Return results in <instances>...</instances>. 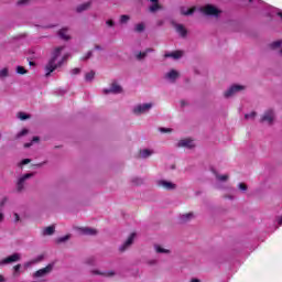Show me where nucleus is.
<instances>
[{
    "label": "nucleus",
    "instance_id": "nucleus-1",
    "mask_svg": "<svg viewBox=\"0 0 282 282\" xmlns=\"http://www.w3.org/2000/svg\"><path fill=\"white\" fill-rule=\"evenodd\" d=\"M63 50H65V46H59L54 50L51 59L48 61V63L45 66L46 78L50 77V74H52V72H55L56 69H58V67H61L63 65V63H65V61H67L68 55H64L62 61L56 63V59L58 58V56H61V52H63Z\"/></svg>",
    "mask_w": 282,
    "mask_h": 282
},
{
    "label": "nucleus",
    "instance_id": "nucleus-2",
    "mask_svg": "<svg viewBox=\"0 0 282 282\" xmlns=\"http://www.w3.org/2000/svg\"><path fill=\"white\" fill-rule=\"evenodd\" d=\"M276 118V115L272 109H268L263 112V115L260 118V122L262 124H268L269 127H272L274 124V120Z\"/></svg>",
    "mask_w": 282,
    "mask_h": 282
},
{
    "label": "nucleus",
    "instance_id": "nucleus-3",
    "mask_svg": "<svg viewBox=\"0 0 282 282\" xmlns=\"http://www.w3.org/2000/svg\"><path fill=\"white\" fill-rule=\"evenodd\" d=\"M31 177H34V173H28L18 177V181L15 183L17 193H23L25 191V182H28V180H30Z\"/></svg>",
    "mask_w": 282,
    "mask_h": 282
},
{
    "label": "nucleus",
    "instance_id": "nucleus-4",
    "mask_svg": "<svg viewBox=\"0 0 282 282\" xmlns=\"http://www.w3.org/2000/svg\"><path fill=\"white\" fill-rule=\"evenodd\" d=\"M245 89H246V86L234 84L224 93V97L232 98V96H237V94H240V91H245Z\"/></svg>",
    "mask_w": 282,
    "mask_h": 282
},
{
    "label": "nucleus",
    "instance_id": "nucleus-5",
    "mask_svg": "<svg viewBox=\"0 0 282 282\" xmlns=\"http://www.w3.org/2000/svg\"><path fill=\"white\" fill-rule=\"evenodd\" d=\"M200 10L207 17H219V14H221V11L213 4H207V6L203 7Z\"/></svg>",
    "mask_w": 282,
    "mask_h": 282
},
{
    "label": "nucleus",
    "instance_id": "nucleus-6",
    "mask_svg": "<svg viewBox=\"0 0 282 282\" xmlns=\"http://www.w3.org/2000/svg\"><path fill=\"white\" fill-rule=\"evenodd\" d=\"M102 94H105V96H109V94H122V86H120L118 82H112L110 88L102 89Z\"/></svg>",
    "mask_w": 282,
    "mask_h": 282
},
{
    "label": "nucleus",
    "instance_id": "nucleus-7",
    "mask_svg": "<svg viewBox=\"0 0 282 282\" xmlns=\"http://www.w3.org/2000/svg\"><path fill=\"white\" fill-rule=\"evenodd\" d=\"M152 108H153V104H141L133 108V113H135V116H140L142 113H149V111H151Z\"/></svg>",
    "mask_w": 282,
    "mask_h": 282
},
{
    "label": "nucleus",
    "instance_id": "nucleus-8",
    "mask_svg": "<svg viewBox=\"0 0 282 282\" xmlns=\"http://www.w3.org/2000/svg\"><path fill=\"white\" fill-rule=\"evenodd\" d=\"M156 185L160 186L161 188H164L165 191H176L177 189V184L166 181V180H160L156 182Z\"/></svg>",
    "mask_w": 282,
    "mask_h": 282
},
{
    "label": "nucleus",
    "instance_id": "nucleus-9",
    "mask_svg": "<svg viewBox=\"0 0 282 282\" xmlns=\"http://www.w3.org/2000/svg\"><path fill=\"white\" fill-rule=\"evenodd\" d=\"M133 241H135V232H132L128 239L119 247V252H127V250L133 246Z\"/></svg>",
    "mask_w": 282,
    "mask_h": 282
},
{
    "label": "nucleus",
    "instance_id": "nucleus-10",
    "mask_svg": "<svg viewBox=\"0 0 282 282\" xmlns=\"http://www.w3.org/2000/svg\"><path fill=\"white\" fill-rule=\"evenodd\" d=\"M52 270H54V264H48V265H46L45 268L37 270V271L33 274V276H34L35 279H41V278H43V276H47V274H50V273L52 272Z\"/></svg>",
    "mask_w": 282,
    "mask_h": 282
},
{
    "label": "nucleus",
    "instance_id": "nucleus-11",
    "mask_svg": "<svg viewBox=\"0 0 282 282\" xmlns=\"http://www.w3.org/2000/svg\"><path fill=\"white\" fill-rule=\"evenodd\" d=\"M21 261V253H13L0 261V265H8L10 263H17Z\"/></svg>",
    "mask_w": 282,
    "mask_h": 282
},
{
    "label": "nucleus",
    "instance_id": "nucleus-12",
    "mask_svg": "<svg viewBox=\"0 0 282 282\" xmlns=\"http://www.w3.org/2000/svg\"><path fill=\"white\" fill-rule=\"evenodd\" d=\"M178 149H193L195 147V143L191 139H182L177 142Z\"/></svg>",
    "mask_w": 282,
    "mask_h": 282
},
{
    "label": "nucleus",
    "instance_id": "nucleus-13",
    "mask_svg": "<svg viewBox=\"0 0 282 282\" xmlns=\"http://www.w3.org/2000/svg\"><path fill=\"white\" fill-rule=\"evenodd\" d=\"M175 28V31L177 32V34H180V36H182L183 39L186 37V34H188V31H186V28H184V24H177L175 22L172 23Z\"/></svg>",
    "mask_w": 282,
    "mask_h": 282
},
{
    "label": "nucleus",
    "instance_id": "nucleus-14",
    "mask_svg": "<svg viewBox=\"0 0 282 282\" xmlns=\"http://www.w3.org/2000/svg\"><path fill=\"white\" fill-rule=\"evenodd\" d=\"M165 78L171 83H175V80L180 78V73L175 69H172L165 75Z\"/></svg>",
    "mask_w": 282,
    "mask_h": 282
},
{
    "label": "nucleus",
    "instance_id": "nucleus-15",
    "mask_svg": "<svg viewBox=\"0 0 282 282\" xmlns=\"http://www.w3.org/2000/svg\"><path fill=\"white\" fill-rule=\"evenodd\" d=\"M151 52H155V50L153 48H147L144 52H139V53H135V58L137 61H144V58L151 54Z\"/></svg>",
    "mask_w": 282,
    "mask_h": 282
},
{
    "label": "nucleus",
    "instance_id": "nucleus-16",
    "mask_svg": "<svg viewBox=\"0 0 282 282\" xmlns=\"http://www.w3.org/2000/svg\"><path fill=\"white\" fill-rule=\"evenodd\" d=\"M182 56H184V52L182 51H175L172 53L164 54V58H174L175 61H177V58H182Z\"/></svg>",
    "mask_w": 282,
    "mask_h": 282
},
{
    "label": "nucleus",
    "instance_id": "nucleus-17",
    "mask_svg": "<svg viewBox=\"0 0 282 282\" xmlns=\"http://www.w3.org/2000/svg\"><path fill=\"white\" fill-rule=\"evenodd\" d=\"M80 232H82V235H88L90 237L98 235V231L90 227L80 228Z\"/></svg>",
    "mask_w": 282,
    "mask_h": 282
},
{
    "label": "nucleus",
    "instance_id": "nucleus-18",
    "mask_svg": "<svg viewBox=\"0 0 282 282\" xmlns=\"http://www.w3.org/2000/svg\"><path fill=\"white\" fill-rule=\"evenodd\" d=\"M154 250L158 254H171V250L165 249L160 245H154Z\"/></svg>",
    "mask_w": 282,
    "mask_h": 282
},
{
    "label": "nucleus",
    "instance_id": "nucleus-19",
    "mask_svg": "<svg viewBox=\"0 0 282 282\" xmlns=\"http://www.w3.org/2000/svg\"><path fill=\"white\" fill-rule=\"evenodd\" d=\"M213 173L218 182H228V180L230 177L228 174L221 175V174L217 173V171H213Z\"/></svg>",
    "mask_w": 282,
    "mask_h": 282
},
{
    "label": "nucleus",
    "instance_id": "nucleus-20",
    "mask_svg": "<svg viewBox=\"0 0 282 282\" xmlns=\"http://www.w3.org/2000/svg\"><path fill=\"white\" fill-rule=\"evenodd\" d=\"M89 8H91V2H85L83 4H79L77 8H76V12H85L86 10H89Z\"/></svg>",
    "mask_w": 282,
    "mask_h": 282
},
{
    "label": "nucleus",
    "instance_id": "nucleus-21",
    "mask_svg": "<svg viewBox=\"0 0 282 282\" xmlns=\"http://www.w3.org/2000/svg\"><path fill=\"white\" fill-rule=\"evenodd\" d=\"M152 6H150L149 10L150 12L154 13L156 10H162V6H160L159 0H150Z\"/></svg>",
    "mask_w": 282,
    "mask_h": 282
},
{
    "label": "nucleus",
    "instance_id": "nucleus-22",
    "mask_svg": "<svg viewBox=\"0 0 282 282\" xmlns=\"http://www.w3.org/2000/svg\"><path fill=\"white\" fill-rule=\"evenodd\" d=\"M151 155H153L152 150H149V149L140 150V158H142V160H147V158H151Z\"/></svg>",
    "mask_w": 282,
    "mask_h": 282
},
{
    "label": "nucleus",
    "instance_id": "nucleus-23",
    "mask_svg": "<svg viewBox=\"0 0 282 282\" xmlns=\"http://www.w3.org/2000/svg\"><path fill=\"white\" fill-rule=\"evenodd\" d=\"M58 36L59 39H63V41H69V39H72L68 34H67V29H61L58 31Z\"/></svg>",
    "mask_w": 282,
    "mask_h": 282
},
{
    "label": "nucleus",
    "instance_id": "nucleus-24",
    "mask_svg": "<svg viewBox=\"0 0 282 282\" xmlns=\"http://www.w3.org/2000/svg\"><path fill=\"white\" fill-rule=\"evenodd\" d=\"M193 217H195V215L193 213L183 214V215H181V221L183 224H186V221H191V219H193Z\"/></svg>",
    "mask_w": 282,
    "mask_h": 282
},
{
    "label": "nucleus",
    "instance_id": "nucleus-25",
    "mask_svg": "<svg viewBox=\"0 0 282 282\" xmlns=\"http://www.w3.org/2000/svg\"><path fill=\"white\" fill-rule=\"evenodd\" d=\"M195 12V9H187L186 7H181V14L184 17H191Z\"/></svg>",
    "mask_w": 282,
    "mask_h": 282
},
{
    "label": "nucleus",
    "instance_id": "nucleus-26",
    "mask_svg": "<svg viewBox=\"0 0 282 282\" xmlns=\"http://www.w3.org/2000/svg\"><path fill=\"white\" fill-rule=\"evenodd\" d=\"M8 76H10V69L8 67L0 69V80H6Z\"/></svg>",
    "mask_w": 282,
    "mask_h": 282
},
{
    "label": "nucleus",
    "instance_id": "nucleus-27",
    "mask_svg": "<svg viewBox=\"0 0 282 282\" xmlns=\"http://www.w3.org/2000/svg\"><path fill=\"white\" fill-rule=\"evenodd\" d=\"M93 274H99L101 276H116V272H113V271L102 273L99 270H95V271H93Z\"/></svg>",
    "mask_w": 282,
    "mask_h": 282
},
{
    "label": "nucleus",
    "instance_id": "nucleus-28",
    "mask_svg": "<svg viewBox=\"0 0 282 282\" xmlns=\"http://www.w3.org/2000/svg\"><path fill=\"white\" fill-rule=\"evenodd\" d=\"M55 231L54 226H48L43 230L44 237L52 236Z\"/></svg>",
    "mask_w": 282,
    "mask_h": 282
},
{
    "label": "nucleus",
    "instance_id": "nucleus-29",
    "mask_svg": "<svg viewBox=\"0 0 282 282\" xmlns=\"http://www.w3.org/2000/svg\"><path fill=\"white\" fill-rule=\"evenodd\" d=\"M95 76H96V72H94V70H90L89 73H87L85 75L86 83H91V80H94Z\"/></svg>",
    "mask_w": 282,
    "mask_h": 282
},
{
    "label": "nucleus",
    "instance_id": "nucleus-30",
    "mask_svg": "<svg viewBox=\"0 0 282 282\" xmlns=\"http://www.w3.org/2000/svg\"><path fill=\"white\" fill-rule=\"evenodd\" d=\"M281 45H282V40H278L269 44V47H271V50H279Z\"/></svg>",
    "mask_w": 282,
    "mask_h": 282
},
{
    "label": "nucleus",
    "instance_id": "nucleus-31",
    "mask_svg": "<svg viewBox=\"0 0 282 282\" xmlns=\"http://www.w3.org/2000/svg\"><path fill=\"white\" fill-rule=\"evenodd\" d=\"M129 21H131V17H129L128 14H123L119 19V23H121V25L129 23Z\"/></svg>",
    "mask_w": 282,
    "mask_h": 282
},
{
    "label": "nucleus",
    "instance_id": "nucleus-32",
    "mask_svg": "<svg viewBox=\"0 0 282 282\" xmlns=\"http://www.w3.org/2000/svg\"><path fill=\"white\" fill-rule=\"evenodd\" d=\"M144 30H145L144 22H141L134 25V32L142 33L144 32Z\"/></svg>",
    "mask_w": 282,
    "mask_h": 282
},
{
    "label": "nucleus",
    "instance_id": "nucleus-33",
    "mask_svg": "<svg viewBox=\"0 0 282 282\" xmlns=\"http://www.w3.org/2000/svg\"><path fill=\"white\" fill-rule=\"evenodd\" d=\"M69 239H72V235H66L64 237L57 238L56 242L57 243H65V241H69Z\"/></svg>",
    "mask_w": 282,
    "mask_h": 282
},
{
    "label": "nucleus",
    "instance_id": "nucleus-34",
    "mask_svg": "<svg viewBox=\"0 0 282 282\" xmlns=\"http://www.w3.org/2000/svg\"><path fill=\"white\" fill-rule=\"evenodd\" d=\"M30 131L28 129H23L22 131H20L17 135L15 139L19 140L21 138H23V135H28Z\"/></svg>",
    "mask_w": 282,
    "mask_h": 282
},
{
    "label": "nucleus",
    "instance_id": "nucleus-35",
    "mask_svg": "<svg viewBox=\"0 0 282 282\" xmlns=\"http://www.w3.org/2000/svg\"><path fill=\"white\" fill-rule=\"evenodd\" d=\"M15 72L17 74H21V75L28 74V69H25V67L23 66H17Z\"/></svg>",
    "mask_w": 282,
    "mask_h": 282
},
{
    "label": "nucleus",
    "instance_id": "nucleus-36",
    "mask_svg": "<svg viewBox=\"0 0 282 282\" xmlns=\"http://www.w3.org/2000/svg\"><path fill=\"white\" fill-rule=\"evenodd\" d=\"M8 204V196H4L0 202V213H3V207Z\"/></svg>",
    "mask_w": 282,
    "mask_h": 282
},
{
    "label": "nucleus",
    "instance_id": "nucleus-37",
    "mask_svg": "<svg viewBox=\"0 0 282 282\" xmlns=\"http://www.w3.org/2000/svg\"><path fill=\"white\" fill-rule=\"evenodd\" d=\"M254 118H257V112H254V111L245 115L246 120H254Z\"/></svg>",
    "mask_w": 282,
    "mask_h": 282
},
{
    "label": "nucleus",
    "instance_id": "nucleus-38",
    "mask_svg": "<svg viewBox=\"0 0 282 282\" xmlns=\"http://www.w3.org/2000/svg\"><path fill=\"white\" fill-rule=\"evenodd\" d=\"M18 118H19L20 120H29L30 115H28V113H25V112H19V113H18Z\"/></svg>",
    "mask_w": 282,
    "mask_h": 282
},
{
    "label": "nucleus",
    "instance_id": "nucleus-39",
    "mask_svg": "<svg viewBox=\"0 0 282 282\" xmlns=\"http://www.w3.org/2000/svg\"><path fill=\"white\" fill-rule=\"evenodd\" d=\"M238 188H239V191H241L242 193H246V191H248V185H246V183H239V184H238Z\"/></svg>",
    "mask_w": 282,
    "mask_h": 282
},
{
    "label": "nucleus",
    "instance_id": "nucleus-40",
    "mask_svg": "<svg viewBox=\"0 0 282 282\" xmlns=\"http://www.w3.org/2000/svg\"><path fill=\"white\" fill-rule=\"evenodd\" d=\"M91 56H94V51H88L87 54L84 57H82V61H89Z\"/></svg>",
    "mask_w": 282,
    "mask_h": 282
},
{
    "label": "nucleus",
    "instance_id": "nucleus-41",
    "mask_svg": "<svg viewBox=\"0 0 282 282\" xmlns=\"http://www.w3.org/2000/svg\"><path fill=\"white\" fill-rule=\"evenodd\" d=\"M34 263H36V261H34V260L25 262L24 263V270H28V268H32V265H34Z\"/></svg>",
    "mask_w": 282,
    "mask_h": 282
},
{
    "label": "nucleus",
    "instance_id": "nucleus-42",
    "mask_svg": "<svg viewBox=\"0 0 282 282\" xmlns=\"http://www.w3.org/2000/svg\"><path fill=\"white\" fill-rule=\"evenodd\" d=\"M14 270V276H18V274L21 272V264H17L15 267H13Z\"/></svg>",
    "mask_w": 282,
    "mask_h": 282
},
{
    "label": "nucleus",
    "instance_id": "nucleus-43",
    "mask_svg": "<svg viewBox=\"0 0 282 282\" xmlns=\"http://www.w3.org/2000/svg\"><path fill=\"white\" fill-rule=\"evenodd\" d=\"M30 162H32V160L30 159H24L19 163V166H25V164H30Z\"/></svg>",
    "mask_w": 282,
    "mask_h": 282
},
{
    "label": "nucleus",
    "instance_id": "nucleus-44",
    "mask_svg": "<svg viewBox=\"0 0 282 282\" xmlns=\"http://www.w3.org/2000/svg\"><path fill=\"white\" fill-rule=\"evenodd\" d=\"M249 3H254V8H257V6H261V3H263V1L261 0H249Z\"/></svg>",
    "mask_w": 282,
    "mask_h": 282
},
{
    "label": "nucleus",
    "instance_id": "nucleus-45",
    "mask_svg": "<svg viewBox=\"0 0 282 282\" xmlns=\"http://www.w3.org/2000/svg\"><path fill=\"white\" fill-rule=\"evenodd\" d=\"M180 105H181V109H184V107H188V101L185 100V99H182V100L180 101Z\"/></svg>",
    "mask_w": 282,
    "mask_h": 282
},
{
    "label": "nucleus",
    "instance_id": "nucleus-46",
    "mask_svg": "<svg viewBox=\"0 0 282 282\" xmlns=\"http://www.w3.org/2000/svg\"><path fill=\"white\" fill-rule=\"evenodd\" d=\"M161 133H171L173 129L171 128H160Z\"/></svg>",
    "mask_w": 282,
    "mask_h": 282
},
{
    "label": "nucleus",
    "instance_id": "nucleus-47",
    "mask_svg": "<svg viewBox=\"0 0 282 282\" xmlns=\"http://www.w3.org/2000/svg\"><path fill=\"white\" fill-rule=\"evenodd\" d=\"M70 74H72L73 76H76V75L80 74V68H73V69L70 70Z\"/></svg>",
    "mask_w": 282,
    "mask_h": 282
},
{
    "label": "nucleus",
    "instance_id": "nucleus-48",
    "mask_svg": "<svg viewBox=\"0 0 282 282\" xmlns=\"http://www.w3.org/2000/svg\"><path fill=\"white\" fill-rule=\"evenodd\" d=\"M106 25H108V28H113V25H116V22H113V20H107Z\"/></svg>",
    "mask_w": 282,
    "mask_h": 282
},
{
    "label": "nucleus",
    "instance_id": "nucleus-49",
    "mask_svg": "<svg viewBox=\"0 0 282 282\" xmlns=\"http://www.w3.org/2000/svg\"><path fill=\"white\" fill-rule=\"evenodd\" d=\"M13 217H14V223H15V224L19 223V221H21V217L19 216L18 213H14V214H13Z\"/></svg>",
    "mask_w": 282,
    "mask_h": 282
},
{
    "label": "nucleus",
    "instance_id": "nucleus-50",
    "mask_svg": "<svg viewBox=\"0 0 282 282\" xmlns=\"http://www.w3.org/2000/svg\"><path fill=\"white\" fill-rule=\"evenodd\" d=\"M94 258H89V259H87L86 260V263L88 264V265H94Z\"/></svg>",
    "mask_w": 282,
    "mask_h": 282
},
{
    "label": "nucleus",
    "instance_id": "nucleus-51",
    "mask_svg": "<svg viewBox=\"0 0 282 282\" xmlns=\"http://www.w3.org/2000/svg\"><path fill=\"white\" fill-rule=\"evenodd\" d=\"M30 0H19L18 6H25Z\"/></svg>",
    "mask_w": 282,
    "mask_h": 282
},
{
    "label": "nucleus",
    "instance_id": "nucleus-52",
    "mask_svg": "<svg viewBox=\"0 0 282 282\" xmlns=\"http://www.w3.org/2000/svg\"><path fill=\"white\" fill-rule=\"evenodd\" d=\"M45 164H47L46 161H44V162H42V163H37V164H35V166H36L37 169H41V166H45Z\"/></svg>",
    "mask_w": 282,
    "mask_h": 282
},
{
    "label": "nucleus",
    "instance_id": "nucleus-53",
    "mask_svg": "<svg viewBox=\"0 0 282 282\" xmlns=\"http://www.w3.org/2000/svg\"><path fill=\"white\" fill-rule=\"evenodd\" d=\"M133 184H142V180L140 178H134L132 180Z\"/></svg>",
    "mask_w": 282,
    "mask_h": 282
},
{
    "label": "nucleus",
    "instance_id": "nucleus-54",
    "mask_svg": "<svg viewBox=\"0 0 282 282\" xmlns=\"http://www.w3.org/2000/svg\"><path fill=\"white\" fill-rule=\"evenodd\" d=\"M33 261H36V263L43 261V256H39V257H37L35 260H33Z\"/></svg>",
    "mask_w": 282,
    "mask_h": 282
},
{
    "label": "nucleus",
    "instance_id": "nucleus-55",
    "mask_svg": "<svg viewBox=\"0 0 282 282\" xmlns=\"http://www.w3.org/2000/svg\"><path fill=\"white\" fill-rule=\"evenodd\" d=\"M95 50L102 51V46L96 44V45H95Z\"/></svg>",
    "mask_w": 282,
    "mask_h": 282
},
{
    "label": "nucleus",
    "instance_id": "nucleus-56",
    "mask_svg": "<svg viewBox=\"0 0 282 282\" xmlns=\"http://www.w3.org/2000/svg\"><path fill=\"white\" fill-rule=\"evenodd\" d=\"M30 147H32V142H31V143H25V144H24V149H30Z\"/></svg>",
    "mask_w": 282,
    "mask_h": 282
},
{
    "label": "nucleus",
    "instance_id": "nucleus-57",
    "mask_svg": "<svg viewBox=\"0 0 282 282\" xmlns=\"http://www.w3.org/2000/svg\"><path fill=\"white\" fill-rule=\"evenodd\" d=\"M0 282H6V276L0 274Z\"/></svg>",
    "mask_w": 282,
    "mask_h": 282
},
{
    "label": "nucleus",
    "instance_id": "nucleus-58",
    "mask_svg": "<svg viewBox=\"0 0 282 282\" xmlns=\"http://www.w3.org/2000/svg\"><path fill=\"white\" fill-rule=\"evenodd\" d=\"M279 226H282V216L278 219Z\"/></svg>",
    "mask_w": 282,
    "mask_h": 282
},
{
    "label": "nucleus",
    "instance_id": "nucleus-59",
    "mask_svg": "<svg viewBox=\"0 0 282 282\" xmlns=\"http://www.w3.org/2000/svg\"><path fill=\"white\" fill-rule=\"evenodd\" d=\"M39 137H33V140H32V142H39Z\"/></svg>",
    "mask_w": 282,
    "mask_h": 282
},
{
    "label": "nucleus",
    "instance_id": "nucleus-60",
    "mask_svg": "<svg viewBox=\"0 0 282 282\" xmlns=\"http://www.w3.org/2000/svg\"><path fill=\"white\" fill-rule=\"evenodd\" d=\"M0 221H3V212H0Z\"/></svg>",
    "mask_w": 282,
    "mask_h": 282
},
{
    "label": "nucleus",
    "instance_id": "nucleus-61",
    "mask_svg": "<svg viewBox=\"0 0 282 282\" xmlns=\"http://www.w3.org/2000/svg\"><path fill=\"white\" fill-rule=\"evenodd\" d=\"M191 282H202L199 279H192Z\"/></svg>",
    "mask_w": 282,
    "mask_h": 282
},
{
    "label": "nucleus",
    "instance_id": "nucleus-62",
    "mask_svg": "<svg viewBox=\"0 0 282 282\" xmlns=\"http://www.w3.org/2000/svg\"><path fill=\"white\" fill-rule=\"evenodd\" d=\"M155 263H156V261H155V260L150 261V264H151V265H153V264H155Z\"/></svg>",
    "mask_w": 282,
    "mask_h": 282
},
{
    "label": "nucleus",
    "instance_id": "nucleus-63",
    "mask_svg": "<svg viewBox=\"0 0 282 282\" xmlns=\"http://www.w3.org/2000/svg\"><path fill=\"white\" fill-rule=\"evenodd\" d=\"M45 28H55V25H48V26H45Z\"/></svg>",
    "mask_w": 282,
    "mask_h": 282
},
{
    "label": "nucleus",
    "instance_id": "nucleus-64",
    "mask_svg": "<svg viewBox=\"0 0 282 282\" xmlns=\"http://www.w3.org/2000/svg\"><path fill=\"white\" fill-rule=\"evenodd\" d=\"M280 54H281V56H282V50H280Z\"/></svg>",
    "mask_w": 282,
    "mask_h": 282
}]
</instances>
